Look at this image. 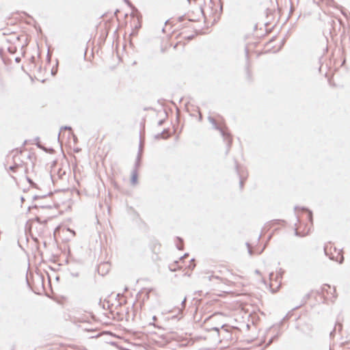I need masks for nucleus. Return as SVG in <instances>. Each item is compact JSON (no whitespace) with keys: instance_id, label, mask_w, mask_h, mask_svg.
<instances>
[{"instance_id":"18","label":"nucleus","mask_w":350,"mask_h":350,"mask_svg":"<svg viewBox=\"0 0 350 350\" xmlns=\"http://www.w3.org/2000/svg\"><path fill=\"white\" fill-rule=\"evenodd\" d=\"M308 219L310 221H312V212L308 211Z\"/></svg>"},{"instance_id":"22","label":"nucleus","mask_w":350,"mask_h":350,"mask_svg":"<svg viewBox=\"0 0 350 350\" xmlns=\"http://www.w3.org/2000/svg\"><path fill=\"white\" fill-rule=\"evenodd\" d=\"M18 167V165H13V166H10V170L14 172L15 171V169Z\"/></svg>"},{"instance_id":"39","label":"nucleus","mask_w":350,"mask_h":350,"mask_svg":"<svg viewBox=\"0 0 350 350\" xmlns=\"http://www.w3.org/2000/svg\"><path fill=\"white\" fill-rule=\"evenodd\" d=\"M118 12H119V10H116V12H114V14L116 15L118 14Z\"/></svg>"},{"instance_id":"12","label":"nucleus","mask_w":350,"mask_h":350,"mask_svg":"<svg viewBox=\"0 0 350 350\" xmlns=\"http://www.w3.org/2000/svg\"><path fill=\"white\" fill-rule=\"evenodd\" d=\"M131 182L132 185H135L137 183V170H133L132 172Z\"/></svg>"},{"instance_id":"1","label":"nucleus","mask_w":350,"mask_h":350,"mask_svg":"<svg viewBox=\"0 0 350 350\" xmlns=\"http://www.w3.org/2000/svg\"><path fill=\"white\" fill-rule=\"evenodd\" d=\"M208 120L212 124L213 129L217 130V131H225L226 129H227L223 123L211 116L208 117Z\"/></svg>"},{"instance_id":"28","label":"nucleus","mask_w":350,"mask_h":350,"mask_svg":"<svg viewBox=\"0 0 350 350\" xmlns=\"http://www.w3.org/2000/svg\"><path fill=\"white\" fill-rule=\"evenodd\" d=\"M176 247H177L178 250H181L183 249V245H177Z\"/></svg>"},{"instance_id":"19","label":"nucleus","mask_w":350,"mask_h":350,"mask_svg":"<svg viewBox=\"0 0 350 350\" xmlns=\"http://www.w3.org/2000/svg\"><path fill=\"white\" fill-rule=\"evenodd\" d=\"M57 69H55L54 68H53L51 69V75L53 76H55L57 75Z\"/></svg>"},{"instance_id":"40","label":"nucleus","mask_w":350,"mask_h":350,"mask_svg":"<svg viewBox=\"0 0 350 350\" xmlns=\"http://www.w3.org/2000/svg\"><path fill=\"white\" fill-rule=\"evenodd\" d=\"M189 21H191V22H194V21H196V20L189 18Z\"/></svg>"},{"instance_id":"3","label":"nucleus","mask_w":350,"mask_h":350,"mask_svg":"<svg viewBox=\"0 0 350 350\" xmlns=\"http://www.w3.org/2000/svg\"><path fill=\"white\" fill-rule=\"evenodd\" d=\"M281 279H282L281 274H276L275 275L273 272L269 274V280L271 281V284H270L271 288H272L274 286L273 281H275L276 283L278 282V285L277 286V288H278L281 283Z\"/></svg>"},{"instance_id":"46","label":"nucleus","mask_w":350,"mask_h":350,"mask_svg":"<svg viewBox=\"0 0 350 350\" xmlns=\"http://www.w3.org/2000/svg\"><path fill=\"white\" fill-rule=\"evenodd\" d=\"M222 8H223V6H222V5H220V10H221V12H222Z\"/></svg>"},{"instance_id":"50","label":"nucleus","mask_w":350,"mask_h":350,"mask_svg":"<svg viewBox=\"0 0 350 350\" xmlns=\"http://www.w3.org/2000/svg\"><path fill=\"white\" fill-rule=\"evenodd\" d=\"M188 256L187 254H184V256L183 258H185V256Z\"/></svg>"},{"instance_id":"55","label":"nucleus","mask_w":350,"mask_h":350,"mask_svg":"<svg viewBox=\"0 0 350 350\" xmlns=\"http://www.w3.org/2000/svg\"><path fill=\"white\" fill-rule=\"evenodd\" d=\"M256 273H259V271L256 270Z\"/></svg>"},{"instance_id":"13","label":"nucleus","mask_w":350,"mask_h":350,"mask_svg":"<svg viewBox=\"0 0 350 350\" xmlns=\"http://www.w3.org/2000/svg\"><path fill=\"white\" fill-rule=\"evenodd\" d=\"M141 158H142V156L140 155H137V158H136V161H135V166H134V170H137L139 167L140 166V162H141Z\"/></svg>"},{"instance_id":"52","label":"nucleus","mask_w":350,"mask_h":350,"mask_svg":"<svg viewBox=\"0 0 350 350\" xmlns=\"http://www.w3.org/2000/svg\"><path fill=\"white\" fill-rule=\"evenodd\" d=\"M168 21H169V20H166V21H165V25L168 23Z\"/></svg>"},{"instance_id":"44","label":"nucleus","mask_w":350,"mask_h":350,"mask_svg":"<svg viewBox=\"0 0 350 350\" xmlns=\"http://www.w3.org/2000/svg\"><path fill=\"white\" fill-rule=\"evenodd\" d=\"M16 152V153L18 152V149H16L15 150H13L12 152Z\"/></svg>"},{"instance_id":"32","label":"nucleus","mask_w":350,"mask_h":350,"mask_svg":"<svg viewBox=\"0 0 350 350\" xmlns=\"http://www.w3.org/2000/svg\"><path fill=\"white\" fill-rule=\"evenodd\" d=\"M106 265H107V264H103V266H106ZM101 267H102V265H100V266L98 267V272H100V269H101Z\"/></svg>"},{"instance_id":"24","label":"nucleus","mask_w":350,"mask_h":350,"mask_svg":"<svg viewBox=\"0 0 350 350\" xmlns=\"http://www.w3.org/2000/svg\"><path fill=\"white\" fill-rule=\"evenodd\" d=\"M185 302H186V297H185L184 299L181 302V305H182L183 308L185 307Z\"/></svg>"},{"instance_id":"35","label":"nucleus","mask_w":350,"mask_h":350,"mask_svg":"<svg viewBox=\"0 0 350 350\" xmlns=\"http://www.w3.org/2000/svg\"><path fill=\"white\" fill-rule=\"evenodd\" d=\"M3 50L2 49H0V55L2 56Z\"/></svg>"},{"instance_id":"21","label":"nucleus","mask_w":350,"mask_h":350,"mask_svg":"<svg viewBox=\"0 0 350 350\" xmlns=\"http://www.w3.org/2000/svg\"><path fill=\"white\" fill-rule=\"evenodd\" d=\"M184 19H185V16H184V15L180 16H179V17L178 18V22H183V21H184Z\"/></svg>"},{"instance_id":"26","label":"nucleus","mask_w":350,"mask_h":350,"mask_svg":"<svg viewBox=\"0 0 350 350\" xmlns=\"http://www.w3.org/2000/svg\"><path fill=\"white\" fill-rule=\"evenodd\" d=\"M195 38V35H191L187 37V40H191L192 39H193Z\"/></svg>"},{"instance_id":"7","label":"nucleus","mask_w":350,"mask_h":350,"mask_svg":"<svg viewBox=\"0 0 350 350\" xmlns=\"http://www.w3.org/2000/svg\"><path fill=\"white\" fill-rule=\"evenodd\" d=\"M170 137V133H158L154 135V139L159 140L160 139H167Z\"/></svg>"},{"instance_id":"10","label":"nucleus","mask_w":350,"mask_h":350,"mask_svg":"<svg viewBox=\"0 0 350 350\" xmlns=\"http://www.w3.org/2000/svg\"><path fill=\"white\" fill-rule=\"evenodd\" d=\"M231 133H221V137H223L224 140L227 141V144L229 146L232 141V137H231Z\"/></svg>"},{"instance_id":"2","label":"nucleus","mask_w":350,"mask_h":350,"mask_svg":"<svg viewBox=\"0 0 350 350\" xmlns=\"http://www.w3.org/2000/svg\"><path fill=\"white\" fill-rule=\"evenodd\" d=\"M245 59H246V66H245V71H246V76L248 81H252V77H251V72L249 70V49L247 46L245 47Z\"/></svg>"},{"instance_id":"48","label":"nucleus","mask_w":350,"mask_h":350,"mask_svg":"<svg viewBox=\"0 0 350 350\" xmlns=\"http://www.w3.org/2000/svg\"><path fill=\"white\" fill-rule=\"evenodd\" d=\"M16 38V40H18L19 37H18V36H16V38Z\"/></svg>"},{"instance_id":"45","label":"nucleus","mask_w":350,"mask_h":350,"mask_svg":"<svg viewBox=\"0 0 350 350\" xmlns=\"http://www.w3.org/2000/svg\"><path fill=\"white\" fill-rule=\"evenodd\" d=\"M177 239H178L179 241L183 242V240L180 238L177 237Z\"/></svg>"},{"instance_id":"15","label":"nucleus","mask_w":350,"mask_h":350,"mask_svg":"<svg viewBox=\"0 0 350 350\" xmlns=\"http://www.w3.org/2000/svg\"><path fill=\"white\" fill-rule=\"evenodd\" d=\"M278 337V334H276V335H275L274 336L271 337V338H270V340H269L268 343L267 344V346H269V345H271V344L273 342V341L275 338H277Z\"/></svg>"},{"instance_id":"34","label":"nucleus","mask_w":350,"mask_h":350,"mask_svg":"<svg viewBox=\"0 0 350 350\" xmlns=\"http://www.w3.org/2000/svg\"><path fill=\"white\" fill-rule=\"evenodd\" d=\"M161 131H163V132L169 131V129H166V128H164Z\"/></svg>"},{"instance_id":"8","label":"nucleus","mask_w":350,"mask_h":350,"mask_svg":"<svg viewBox=\"0 0 350 350\" xmlns=\"http://www.w3.org/2000/svg\"><path fill=\"white\" fill-rule=\"evenodd\" d=\"M135 14H136V16L137 18V21H138V23H139V25H135V31H133V32L131 33V35H136L137 33V31L141 28V19H142V15L141 14L138 12H135Z\"/></svg>"},{"instance_id":"41","label":"nucleus","mask_w":350,"mask_h":350,"mask_svg":"<svg viewBox=\"0 0 350 350\" xmlns=\"http://www.w3.org/2000/svg\"><path fill=\"white\" fill-rule=\"evenodd\" d=\"M152 319H153V321H156V319H157L156 316H153V317H152Z\"/></svg>"},{"instance_id":"43","label":"nucleus","mask_w":350,"mask_h":350,"mask_svg":"<svg viewBox=\"0 0 350 350\" xmlns=\"http://www.w3.org/2000/svg\"><path fill=\"white\" fill-rule=\"evenodd\" d=\"M200 12H201L202 14H204L203 10H202V8H200Z\"/></svg>"},{"instance_id":"16","label":"nucleus","mask_w":350,"mask_h":350,"mask_svg":"<svg viewBox=\"0 0 350 350\" xmlns=\"http://www.w3.org/2000/svg\"><path fill=\"white\" fill-rule=\"evenodd\" d=\"M65 129H71V127L68 126H61L59 129V131H62L63 130H65Z\"/></svg>"},{"instance_id":"30","label":"nucleus","mask_w":350,"mask_h":350,"mask_svg":"<svg viewBox=\"0 0 350 350\" xmlns=\"http://www.w3.org/2000/svg\"><path fill=\"white\" fill-rule=\"evenodd\" d=\"M189 269H193L195 267V265L194 264H192V265L191 264V265H189Z\"/></svg>"},{"instance_id":"37","label":"nucleus","mask_w":350,"mask_h":350,"mask_svg":"<svg viewBox=\"0 0 350 350\" xmlns=\"http://www.w3.org/2000/svg\"><path fill=\"white\" fill-rule=\"evenodd\" d=\"M38 31L40 32V33L42 32V29H41L40 27H38Z\"/></svg>"},{"instance_id":"5","label":"nucleus","mask_w":350,"mask_h":350,"mask_svg":"<svg viewBox=\"0 0 350 350\" xmlns=\"http://www.w3.org/2000/svg\"><path fill=\"white\" fill-rule=\"evenodd\" d=\"M236 170H237V172L239 174V178H240L239 186H240L241 189H242L243 187V184H244V179L246 178L247 176H245L244 174L242 173L239 170V165L237 163H236Z\"/></svg>"},{"instance_id":"14","label":"nucleus","mask_w":350,"mask_h":350,"mask_svg":"<svg viewBox=\"0 0 350 350\" xmlns=\"http://www.w3.org/2000/svg\"><path fill=\"white\" fill-rule=\"evenodd\" d=\"M8 51L11 54H14L16 51V46H9L8 47Z\"/></svg>"},{"instance_id":"53","label":"nucleus","mask_w":350,"mask_h":350,"mask_svg":"<svg viewBox=\"0 0 350 350\" xmlns=\"http://www.w3.org/2000/svg\"><path fill=\"white\" fill-rule=\"evenodd\" d=\"M170 270H171V271H175V269H171V268H170Z\"/></svg>"},{"instance_id":"25","label":"nucleus","mask_w":350,"mask_h":350,"mask_svg":"<svg viewBox=\"0 0 350 350\" xmlns=\"http://www.w3.org/2000/svg\"><path fill=\"white\" fill-rule=\"evenodd\" d=\"M47 60L49 62L51 61V54L49 53V51H48L47 56H46Z\"/></svg>"},{"instance_id":"6","label":"nucleus","mask_w":350,"mask_h":350,"mask_svg":"<svg viewBox=\"0 0 350 350\" xmlns=\"http://www.w3.org/2000/svg\"><path fill=\"white\" fill-rule=\"evenodd\" d=\"M202 279L204 280V281H213V280H217V284L221 282L222 281V278L217 276V275H214L213 274H211V275H204L202 277Z\"/></svg>"},{"instance_id":"56","label":"nucleus","mask_w":350,"mask_h":350,"mask_svg":"<svg viewBox=\"0 0 350 350\" xmlns=\"http://www.w3.org/2000/svg\"><path fill=\"white\" fill-rule=\"evenodd\" d=\"M7 41H8V42H11V40H8V39L7 40Z\"/></svg>"},{"instance_id":"47","label":"nucleus","mask_w":350,"mask_h":350,"mask_svg":"<svg viewBox=\"0 0 350 350\" xmlns=\"http://www.w3.org/2000/svg\"><path fill=\"white\" fill-rule=\"evenodd\" d=\"M16 155L14 154V159L16 160Z\"/></svg>"},{"instance_id":"49","label":"nucleus","mask_w":350,"mask_h":350,"mask_svg":"<svg viewBox=\"0 0 350 350\" xmlns=\"http://www.w3.org/2000/svg\"><path fill=\"white\" fill-rule=\"evenodd\" d=\"M21 201H22V202H23V201H24V198H23V197H21Z\"/></svg>"},{"instance_id":"31","label":"nucleus","mask_w":350,"mask_h":350,"mask_svg":"<svg viewBox=\"0 0 350 350\" xmlns=\"http://www.w3.org/2000/svg\"><path fill=\"white\" fill-rule=\"evenodd\" d=\"M341 13H342V14L344 16H345L346 18H348V16H347V14H346V12H345L342 11V12H341Z\"/></svg>"},{"instance_id":"23","label":"nucleus","mask_w":350,"mask_h":350,"mask_svg":"<svg viewBox=\"0 0 350 350\" xmlns=\"http://www.w3.org/2000/svg\"><path fill=\"white\" fill-rule=\"evenodd\" d=\"M246 245H247V246L248 247V252H249L250 254H252V250L250 248V244L248 243H247Z\"/></svg>"},{"instance_id":"29","label":"nucleus","mask_w":350,"mask_h":350,"mask_svg":"<svg viewBox=\"0 0 350 350\" xmlns=\"http://www.w3.org/2000/svg\"><path fill=\"white\" fill-rule=\"evenodd\" d=\"M70 133L72 135V137H73L74 141H76L77 137H76V136L74 135V133Z\"/></svg>"},{"instance_id":"42","label":"nucleus","mask_w":350,"mask_h":350,"mask_svg":"<svg viewBox=\"0 0 350 350\" xmlns=\"http://www.w3.org/2000/svg\"><path fill=\"white\" fill-rule=\"evenodd\" d=\"M342 260H343V256L341 257V260H340V263H342Z\"/></svg>"},{"instance_id":"11","label":"nucleus","mask_w":350,"mask_h":350,"mask_svg":"<svg viewBox=\"0 0 350 350\" xmlns=\"http://www.w3.org/2000/svg\"><path fill=\"white\" fill-rule=\"evenodd\" d=\"M132 10L131 16H134L135 15V12H138L137 8H136L129 0H123Z\"/></svg>"},{"instance_id":"57","label":"nucleus","mask_w":350,"mask_h":350,"mask_svg":"<svg viewBox=\"0 0 350 350\" xmlns=\"http://www.w3.org/2000/svg\"><path fill=\"white\" fill-rule=\"evenodd\" d=\"M187 1H188L189 3H190L191 0H187Z\"/></svg>"},{"instance_id":"27","label":"nucleus","mask_w":350,"mask_h":350,"mask_svg":"<svg viewBox=\"0 0 350 350\" xmlns=\"http://www.w3.org/2000/svg\"><path fill=\"white\" fill-rule=\"evenodd\" d=\"M21 57H16L15 58V62H17V63L20 62H21Z\"/></svg>"},{"instance_id":"9","label":"nucleus","mask_w":350,"mask_h":350,"mask_svg":"<svg viewBox=\"0 0 350 350\" xmlns=\"http://www.w3.org/2000/svg\"><path fill=\"white\" fill-rule=\"evenodd\" d=\"M144 143V135H142V133L139 135V145L137 155H142L143 148Z\"/></svg>"},{"instance_id":"17","label":"nucleus","mask_w":350,"mask_h":350,"mask_svg":"<svg viewBox=\"0 0 350 350\" xmlns=\"http://www.w3.org/2000/svg\"><path fill=\"white\" fill-rule=\"evenodd\" d=\"M27 158L31 161L33 162V158H34V154H31V153H29L28 155H27Z\"/></svg>"},{"instance_id":"20","label":"nucleus","mask_w":350,"mask_h":350,"mask_svg":"<svg viewBox=\"0 0 350 350\" xmlns=\"http://www.w3.org/2000/svg\"><path fill=\"white\" fill-rule=\"evenodd\" d=\"M331 289V286L328 284H325L323 287V291H327V289Z\"/></svg>"},{"instance_id":"36","label":"nucleus","mask_w":350,"mask_h":350,"mask_svg":"<svg viewBox=\"0 0 350 350\" xmlns=\"http://www.w3.org/2000/svg\"><path fill=\"white\" fill-rule=\"evenodd\" d=\"M295 234L296 236H299V233L298 232L297 230H295Z\"/></svg>"},{"instance_id":"54","label":"nucleus","mask_w":350,"mask_h":350,"mask_svg":"<svg viewBox=\"0 0 350 350\" xmlns=\"http://www.w3.org/2000/svg\"><path fill=\"white\" fill-rule=\"evenodd\" d=\"M333 291L335 292L336 291V288L334 287L333 288Z\"/></svg>"},{"instance_id":"38","label":"nucleus","mask_w":350,"mask_h":350,"mask_svg":"<svg viewBox=\"0 0 350 350\" xmlns=\"http://www.w3.org/2000/svg\"><path fill=\"white\" fill-rule=\"evenodd\" d=\"M61 133H62L61 132L58 133L57 136L58 139L59 138Z\"/></svg>"},{"instance_id":"4","label":"nucleus","mask_w":350,"mask_h":350,"mask_svg":"<svg viewBox=\"0 0 350 350\" xmlns=\"http://www.w3.org/2000/svg\"><path fill=\"white\" fill-rule=\"evenodd\" d=\"M28 143H31V144H36V146L44 150V151L47 152L46 149L42 146V144H40V141H39V137H36L34 138L33 139H31V140H25L24 142H23V146H25L26 144H27Z\"/></svg>"},{"instance_id":"33","label":"nucleus","mask_w":350,"mask_h":350,"mask_svg":"<svg viewBox=\"0 0 350 350\" xmlns=\"http://www.w3.org/2000/svg\"><path fill=\"white\" fill-rule=\"evenodd\" d=\"M163 122H164V120H159V121L158 122V124H159V125H161V124H163Z\"/></svg>"},{"instance_id":"51","label":"nucleus","mask_w":350,"mask_h":350,"mask_svg":"<svg viewBox=\"0 0 350 350\" xmlns=\"http://www.w3.org/2000/svg\"><path fill=\"white\" fill-rule=\"evenodd\" d=\"M334 332H335V329L332 332H330V334L332 335Z\"/></svg>"}]
</instances>
